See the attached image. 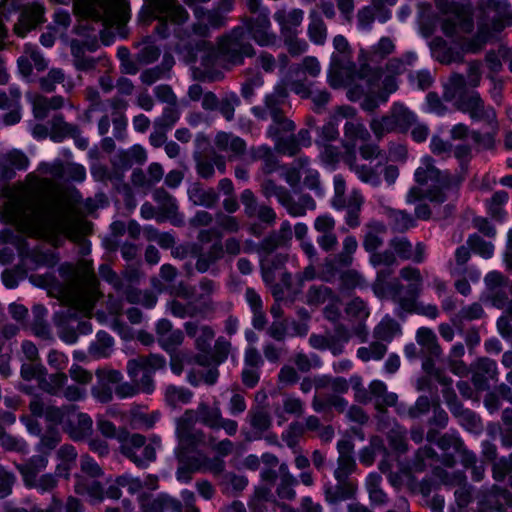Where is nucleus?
Listing matches in <instances>:
<instances>
[{"label": "nucleus", "instance_id": "20e7f679", "mask_svg": "<svg viewBox=\"0 0 512 512\" xmlns=\"http://www.w3.org/2000/svg\"><path fill=\"white\" fill-rule=\"evenodd\" d=\"M221 415L218 405L210 406L206 402H200L196 409L186 410L176 422V435L179 442L188 448H195L204 443L205 434L202 430L196 429L195 424L200 422L214 430Z\"/></svg>", "mask_w": 512, "mask_h": 512}, {"label": "nucleus", "instance_id": "052dcab7", "mask_svg": "<svg viewBox=\"0 0 512 512\" xmlns=\"http://www.w3.org/2000/svg\"><path fill=\"white\" fill-rule=\"evenodd\" d=\"M50 138L54 142H61L77 132V126L66 122L61 114H56L50 121Z\"/></svg>", "mask_w": 512, "mask_h": 512}, {"label": "nucleus", "instance_id": "c03bdc74", "mask_svg": "<svg viewBox=\"0 0 512 512\" xmlns=\"http://www.w3.org/2000/svg\"><path fill=\"white\" fill-rule=\"evenodd\" d=\"M250 161L261 160L262 171L265 174H271L277 170L279 163L272 149L267 145L253 146L249 150Z\"/></svg>", "mask_w": 512, "mask_h": 512}, {"label": "nucleus", "instance_id": "5fc2aeb1", "mask_svg": "<svg viewBox=\"0 0 512 512\" xmlns=\"http://www.w3.org/2000/svg\"><path fill=\"white\" fill-rule=\"evenodd\" d=\"M154 199L160 205L161 210L167 215V217L173 218L172 223L174 225H183V218H176L178 205L173 196L163 189H158L154 193Z\"/></svg>", "mask_w": 512, "mask_h": 512}, {"label": "nucleus", "instance_id": "3c124183", "mask_svg": "<svg viewBox=\"0 0 512 512\" xmlns=\"http://www.w3.org/2000/svg\"><path fill=\"white\" fill-rule=\"evenodd\" d=\"M32 314L31 329L33 333L43 340L52 339V332L46 321L47 309L42 305H35Z\"/></svg>", "mask_w": 512, "mask_h": 512}, {"label": "nucleus", "instance_id": "bb28decb", "mask_svg": "<svg viewBox=\"0 0 512 512\" xmlns=\"http://www.w3.org/2000/svg\"><path fill=\"white\" fill-rule=\"evenodd\" d=\"M335 481H328L324 485L325 499L328 503L335 504L353 498L357 487L351 479L335 478Z\"/></svg>", "mask_w": 512, "mask_h": 512}, {"label": "nucleus", "instance_id": "4c0bfd02", "mask_svg": "<svg viewBox=\"0 0 512 512\" xmlns=\"http://www.w3.org/2000/svg\"><path fill=\"white\" fill-rule=\"evenodd\" d=\"M221 55L219 54V47H215L204 40L199 41L193 51V61L199 63L200 68L204 71H209L218 62Z\"/></svg>", "mask_w": 512, "mask_h": 512}, {"label": "nucleus", "instance_id": "603ef678", "mask_svg": "<svg viewBox=\"0 0 512 512\" xmlns=\"http://www.w3.org/2000/svg\"><path fill=\"white\" fill-rule=\"evenodd\" d=\"M224 256V247L221 241L214 242L207 251L199 254L196 261V269L200 273L208 269Z\"/></svg>", "mask_w": 512, "mask_h": 512}, {"label": "nucleus", "instance_id": "5701e85b", "mask_svg": "<svg viewBox=\"0 0 512 512\" xmlns=\"http://www.w3.org/2000/svg\"><path fill=\"white\" fill-rule=\"evenodd\" d=\"M214 145L218 151L227 153L229 161L240 159L247 150L245 140L231 132H218L214 138Z\"/></svg>", "mask_w": 512, "mask_h": 512}, {"label": "nucleus", "instance_id": "de8ad7c7", "mask_svg": "<svg viewBox=\"0 0 512 512\" xmlns=\"http://www.w3.org/2000/svg\"><path fill=\"white\" fill-rule=\"evenodd\" d=\"M65 104L62 96L45 97L38 95L33 101V113L37 119H45L51 110H58Z\"/></svg>", "mask_w": 512, "mask_h": 512}, {"label": "nucleus", "instance_id": "72a5a7b5", "mask_svg": "<svg viewBox=\"0 0 512 512\" xmlns=\"http://www.w3.org/2000/svg\"><path fill=\"white\" fill-rule=\"evenodd\" d=\"M274 19L279 25L281 36L296 33L303 22L304 11L299 8H281L274 13Z\"/></svg>", "mask_w": 512, "mask_h": 512}, {"label": "nucleus", "instance_id": "dca6fc26", "mask_svg": "<svg viewBox=\"0 0 512 512\" xmlns=\"http://www.w3.org/2000/svg\"><path fill=\"white\" fill-rule=\"evenodd\" d=\"M418 56L413 51H407L400 56L390 57L383 67H380V76L385 74V88L388 93L396 91L395 78L404 74L410 67H413Z\"/></svg>", "mask_w": 512, "mask_h": 512}, {"label": "nucleus", "instance_id": "9d476101", "mask_svg": "<svg viewBox=\"0 0 512 512\" xmlns=\"http://www.w3.org/2000/svg\"><path fill=\"white\" fill-rule=\"evenodd\" d=\"M117 439L120 442V452L138 467H145L156 459V448L160 446V439L153 438L146 444V439L138 433L130 434L126 431L119 432Z\"/></svg>", "mask_w": 512, "mask_h": 512}, {"label": "nucleus", "instance_id": "c85d7f7f", "mask_svg": "<svg viewBox=\"0 0 512 512\" xmlns=\"http://www.w3.org/2000/svg\"><path fill=\"white\" fill-rule=\"evenodd\" d=\"M186 335L194 339L195 346L199 351L208 352L215 337L212 327L201 324L198 321H187L184 323Z\"/></svg>", "mask_w": 512, "mask_h": 512}, {"label": "nucleus", "instance_id": "37998d69", "mask_svg": "<svg viewBox=\"0 0 512 512\" xmlns=\"http://www.w3.org/2000/svg\"><path fill=\"white\" fill-rule=\"evenodd\" d=\"M78 453L76 448L71 444H64L56 451V457L59 460L55 470L59 477L68 479L71 470L76 464Z\"/></svg>", "mask_w": 512, "mask_h": 512}, {"label": "nucleus", "instance_id": "4be33fe9", "mask_svg": "<svg viewBox=\"0 0 512 512\" xmlns=\"http://www.w3.org/2000/svg\"><path fill=\"white\" fill-rule=\"evenodd\" d=\"M336 221L328 214H322L315 218L313 227L320 234L316 241L325 252L334 251L338 245V238L334 232Z\"/></svg>", "mask_w": 512, "mask_h": 512}, {"label": "nucleus", "instance_id": "aec40b11", "mask_svg": "<svg viewBox=\"0 0 512 512\" xmlns=\"http://www.w3.org/2000/svg\"><path fill=\"white\" fill-rule=\"evenodd\" d=\"M444 396L451 413L458 419L462 427L471 433L482 432L483 425L480 418L473 411L465 409L453 391L445 392Z\"/></svg>", "mask_w": 512, "mask_h": 512}, {"label": "nucleus", "instance_id": "bf43d9fd", "mask_svg": "<svg viewBox=\"0 0 512 512\" xmlns=\"http://www.w3.org/2000/svg\"><path fill=\"white\" fill-rule=\"evenodd\" d=\"M248 485V479L243 475L233 472H226L222 475L220 486L222 492L227 495L235 496L242 492Z\"/></svg>", "mask_w": 512, "mask_h": 512}, {"label": "nucleus", "instance_id": "423d86ee", "mask_svg": "<svg viewBox=\"0 0 512 512\" xmlns=\"http://www.w3.org/2000/svg\"><path fill=\"white\" fill-rule=\"evenodd\" d=\"M481 8L487 22L480 23L477 35L463 45L466 52H478L489 39L491 30L500 31L512 25V9L507 1L488 0Z\"/></svg>", "mask_w": 512, "mask_h": 512}, {"label": "nucleus", "instance_id": "864d4df0", "mask_svg": "<svg viewBox=\"0 0 512 512\" xmlns=\"http://www.w3.org/2000/svg\"><path fill=\"white\" fill-rule=\"evenodd\" d=\"M397 132H405L416 122V116L401 104H394L389 111Z\"/></svg>", "mask_w": 512, "mask_h": 512}, {"label": "nucleus", "instance_id": "6e6d98bb", "mask_svg": "<svg viewBox=\"0 0 512 512\" xmlns=\"http://www.w3.org/2000/svg\"><path fill=\"white\" fill-rule=\"evenodd\" d=\"M189 197L195 205L206 208H213L219 200V196L213 188H204L200 185H194L189 190Z\"/></svg>", "mask_w": 512, "mask_h": 512}, {"label": "nucleus", "instance_id": "7c9ffc66", "mask_svg": "<svg viewBox=\"0 0 512 512\" xmlns=\"http://www.w3.org/2000/svg\"><path fill=\"white\" fill-rule=\"evenodd\" d=\"M345 163L349 169L355 173L360 181L369 184L373 187H377L381 184V177L378 168L380 164L375 167H370L366 164H360L357 161L355 152L347 153L344 157Z\"/></svg>", "mask_w": 512, "mask_h": 512}, {"label": "nucleus", "instance_id": "680f3d73", "mask_svg": "<svg viewBox=\"0 0 512 512\" xmlns=\"http://www.w3.org/2000/svg\"><path fill=\"white\" fill-rule=\"evenodd\" d=\"M113 338L104 331H99L96 340L89 346V354L94 358H106L113 349Z\"/></svg>", "mask_w": 512, "mask_h": 512}, {"label": "nucleus", "instance_id": "2f4dec72", "mask_svg": "<svg viewBox=\"0 0 512 512\" xmlns=\"http://www.w3.org/2000/svg\"><path fill=\"white\" fill-rule=\"evenodd\" d=\"M156 335L159 345L167 352L174 350L184 340L182 330L173 329L172 323L167 319H161L157 322Z\"/></svg>", "mask_w": 512, "mask_h": 512}, {"label": "nucleus", "instance_id": "13d9d810", "mask_svg": "<svg viewBox=\"0 0 512 512\" xmlns=\"http://www.w3.org/2000/svg\"><path fill=\"white\" fill-rule=\"evenodd\" d=\"M67 381L68 379L65 373L57 372L48 375L45 370V374L42 375L40 379L39 387L52 396H60L62 388L67 384Z\"/></svg>", "mask_w": 512, "mask_h": 512}, {"label": "nucleus", "instance_id": "ea45409f", "mask_svg": "<svg viewBox=\"0 0 512 512\" xmlns=\"http://www.w3.org/2000/svg\"><path fill=\"white\" fill-rule=\"evenodd\" d=\"M370 394L372 401H374L375 408L379 412H384L387 407L395 406L397 403V394L388 392L387 386L383 381L373 380L369 384Z\"/></svg>", "mask_w": 512, "mask_h": 512}, {"label": "nucleus", "instance_id": "412c9836", "mask_svg": "<svg viewBox=\"0 0 512 512\" xmlns=\"http://www.w3.org/2000/svg\"><path fill=\"white\" fill-rule=\"evenodd\" d=\"M44 14L45 8L38 2L25 5L18 22L14 26L15 33L20 37H25L29 31L45 22Z\"/></svg>", "mask_w": 512, "mask_h": 512}, {"label": "nucleus", "instance_id": "8fccbe9b", "mask_svg": "<svg viewBox=\"0 0 512 512\" xmlns=\"http://www.w3.org/2000/svg\"><path fill=\"white\" fill-rule=\"evenodd\" d=\"M338 301V295L328 286L312 285L306 292V303L310 306H320Z\"/></svg>", "mask_w": 512, "mask_h": 512}, {"label": "nucleus", "instance_id": "ddd939ff", "mask_svg": "<svg viewBox=\"0 0 512 512\" xmlns=\"http://www.w3.org/2000/svg\"><path fill=\"white\" fill-rule=\"evenodd\" d=\"M145 2L151 8L152 13L157 14L159 24L156 27V32L162 38L169 35L168 21L181 25L189 18L188 12L177 0H145Z\"/></svg>", "mask_w": 512, "mask_h": 512}, {"label": "nucleus", "instance_id": "f704fd0d", "mask_svg": "<svg viewBox=\"0 0 512 512\" xmlns=\"http://www.w3.org/2000/svg\"><path fill=\"white\" fill-rule=\"evenodd\" d=\"M29 164L27 156L18 150H12L0 156V175L12 179L16 170H26Z\"/></svg>", "mask_w": 512, "mask_h": 512}, {"label": "nucleus", "instance_id": "a19ab883", "mask_svg": "<svg viewBox=\"0 0 512 512\" xmlns=\"http://www.w3.org/2000/svg\"><path fill=\"white\" fill-rule=\"evenodd\" d=\"M307 35L309 40L315 45L323 46L326 43L328 27L318 10L312 9L309 12Z\"/></svg>", "mask_w": 512, "mask_h": 512}, {"label": "nucleus", "instance_id": "9b49d317", "mask_svg": "<svg viewBox=\"0 0 512 512\" xmlns=\"http://www.w3.org/2000/svg\"><path fill=\"white\" fill-rule=\"evenodd\" d=\"M218 46L221 58L232 65L242 64L245 57H252L255 53L252 44L244 38L243 27L234 28L229 35L222 37Z\"/></svg>", "mask_w": 512, "mask_h": 512}, {"label": "nucleus", "instance_id": "6ab92c4d", "mask_svg": "<svg viewBox=\"0 0 512 512\" xmlns=\"http://www.w3.org/2000/svg\"><path fill=\"white\" fill-rule=\"evenodd\" d=\"M240 201L244 206V213L248 218H257L267 226H273L277 215L274 209L266 204H259L256 196L250 189H245L240 195Z\"/></svg>", "mask_w": 512, "mask_h": 512}, {"label": "nucleus", "instance_id": "69168bd1", "mask_svg": "<svg viewBox=\"0 0 512 512\" xmlns=\"http://www.w3.org/2000/svg\"><path fill=\"white\" fill-rule=\"evenodd\" d=\"M387 353V346L386 344L380 342L376 339V341H373L370 343L369 346H363L358 348L357 350V357L363 361H379L383 359V357Z\"/></svg>", "mask_w": 512, "mask_h": 512}, {"label": "nucleus", "instance_id": "774afa93", "mask_svg": "<svg viewBox=\"0 0 512 512\" xmlns=\"http://www.w3.org/2000/svg\"><path fill=\"white\" fill-rule=\"evenodd\" d=\"M193 393L185 387L168 385L165 390V401L171 407L187 404L192 400Z\"/></svg>", "mask_w": 512, "mask_h": 512}, {"label": "nucleus", "instance_id": "6e6552de", "mask_svg": "<svg viewBox=\"0 0 512 512\" xmlns=\"http://www.w3.org/2000/svg\"><path fill=\"white\" fill-rule=\"evenodd\" d=\"M396 52L395 40L388 36L381 37L370 49H360L358 54L359 79L366 80L368 91H372L380 80V67L371 64H380L389 59Z\"/></svg>", "mask_w": 512, "mask_h": 512}, {"label": "nucleus", "instance_id": "4468645a", "mask_svg": "<svg viewBox=\"0 0 512 512\" xmlns=\"http://www.w3.org/2000/svg\"><path fill=\"white\" fill-rule=\"evenodd\" d=\"M87 284L88 290H78L72 299V306L67 308L66 312H57L55 314L54 322L56 326L63 325L62 317L73 318L77 316V313L88 315L92 312L99 297L97 279L94 274L88 276Z\"/></svg>", "mask_w": 512, "mask_h": 512}, {"label": "nucleus", "instance_id": "09e8293b", "mask_svg": "<svg viewBox=\"0 0 512 512\" xmlns=\"http://www.w3.org/2000/svg\"><path fill=\"white\" fill-rule=\"evenodd\" d=\"M467 87H469L468 80L462 74L453 73L444 86L443 97L446 101L454 102L460 96L471 91Z\"/></svg>", "mask_w": 512, "mask_h": 512}, {"label": "nucleus", "instance_id": "a18cd8bd", "mask_svg": "<svg viewBox=\"0 0 512 512\" xmlns=\"http://www.w3.org/2000/svg\"><path fill=\"white\" fill-rule=\"evenodd\" d=\"M416 341L422 347L423 352L431 358H439L442 350L434 331L427 327H421L416 332Z\"/></svg>", "mask_w": 512, "mask_h": 512}, {"label": "nucleus", "instance_id": "a878e982", "mask_svg": "<svg viewBox=\"0 0 512 512\" xmlns=\"http://www.w3.org/2000/svg\"><path fill=\"white\" fill-rule=\"evenodd\" d=\"M498 374L496 361L487 357H481L474 364L472 381L477 389L487 390L489 388V381H497Z\"/></svg>", "mask_w": 512, "mask_h": 512}, {"label": "nucleus", "instance_id": "c756f323", "mask_svg": "<svg viewBox=\"0 0 512 512\" xmlns=\"http://www.w3.org/2000/svg\"><path fill=\"white\" fill-rule=\"evenodd\" d=\"M389 246L393 249L394 254L403 260L422 263L425 259L426 247L421 242H418L415 248H413L406 237H395L390 241Z\"/></svg>", "mask_w": 512, "mask_h": 512}, {"label": "nucleus", "instance_id": "58836bf2", "mask_svg": "<svg viewBox=\"0 0 512 512\" xmlns=\"http://www.w3.org/2000/svg\"><path fill=\"white\" fill-rule=\"evenodd\" d=\"M182 509L180 500L165 493L158 494L141 505V512H182Z\"/></svg>", "mask_w": 512, "mask_h": 512}, {"label": "nucleus", "instance_id": "f3484780", "mask_svg": "<svg viewBox=\"0 0 512 512\" xmlns=\"http://www.w3.org/2000/svg\"><path fill=\"white\" fill-rule=\"evenodd\" d=\"M435 2L443 13L454 12V16L445 19L443 23V31L446 35L453 36L458 31L468 33L473 29V20L468 12L459 10L458 7L450 4L447 0H435Z\"/></svg>", "mask_w": 512, "mask_h": 512}, {"label": "nucleus", "instance_id": "473e14b6", "mask_svg": "<svg viewBox=\"0 0 512 512\" xmlns=\"http://www.w3.org/2000/svg\"><path fill=\"white\" fill-rule=\"evenodd\" d=\"M344 137L346 142V154L355 152V145L357 141L367 142L370 139V133L363 124V122L356 118V114L351 118H345Z\"/></svg>", "mask_w": 512, "mask_h": 512}, {"label": "nucleus", "instance_id": "cd10ccee", "mask_svg": "<svg viewBox=\"0 0 512 512\" xmlns=\"http://www.w3.org/2000/svg\"><path fill=\"white\" fill-rule=\"evenodd\" d=\"M166 366V360L159 354H150L148 356H139L134 359H130L127 362V374L128 376L136 380L140 370L149 371L151 374L158 370L164 369Z\"/></svg>", "mask_w": 512, "mask_h": 512}, {"label": "nucleus", "instance_id": "f8f14e48", "mask_svg": "<svg viewBox=\"0 0 512 512\" xmlns=\"http://www.w3.org/2000/svg\"><path fill=\"white\" fill-rule=\"evenodd\" d=\"M80 467L82 473L86 474L92 479H88L83 475H76L74 490L79 495H88L95 501L103 499V488L96 480L103 475V470L99 464L89 455H83L80 459Z\"/></svg>", "mask_w": 512, "mask_h": 512}, {"label": "nucleus", "instance_id": "f257e3e1", "mask_svg": "<svg viewBox=\"0 0 512 512\" xmlns=\"http://www.w3.org/2000/svg\"><path fill=\"white\" fill-rule=\"evenodd\" d=\"M1 218L16 228L0 231V242L14 245L23 253V235L37 238H51L63 230L65 212L62 205L53 200L12 201L5 205Z\"/></svg>", "mask_w": 512, "mask_h": 512}, {"label": "nucleus", "instance_id": "7ed1b4c3", "mask_svg": "<svg viewBox=\"0 0 512 512\" xmlns=\"http://www.w3.org/2000/svg\"><path fill=\"white\" fill-rule=\"evenodd\" d=\"M75 12L83 18V22L76 28V33L88 29V21H94L98 32L107 26L124 25L130 17V8L127 0H76Z\"/></svg>", "mask_w": 512, "mask_h": 512}, {"label": "nucleus", "instance_id": "e2e57ef3", "mask_svg": "<svg viewBox=\"0 0 512 512\" xmlns=\"http://www.w3.org/2000/svg\"><path fill=\"white\" fill-rule=\"evenodd\" d=\"M248 420L254 430L255 439H260L262 434L271 426V417L269 413L261 408L249 411Z\"/></svg>", "mask_w": 512, "mask_h": 512}, {"label": "nucleus", "instance_id": "393cba45", "mask_svg": "<svg viewBox=\"0 0 512 512\" xmlns=\"http://www.w3.org/2000/svg\"><path fill=\"white\" fill-rule=\"evenodd\" d=\"M29 408L31 413L34 416L41 417L44 416L45 419L52 424H60L65 423L64 418L67 415L73 413L76 409L75 405H66L62 407L56 406H46L43 401L38 398H34L31 400L29 404Z\"/></svg>", "mask_w": 512, "mask_h": 512}, {"label": "nucleus", "instance_id": "79ce46f5", "mask_svg": "<svg viewBox=\"0 0 512 512\" xmlns=\"http://www.w3.org/2000/svg\"><path fill=\"white\" fill-rule=\"evenodd\" d=\"M356 114L355 108L351 106H340L330 120L321 128V136L324 140L333 141L339 136L338 124L343 118H351Z\"/></svg>", "mask_w": 512, "mask_h": 512}, {"label": "nucleus", "instance_id": "338daca9", "mask_svg": "<svg viewBox=\"0 0 512 512\" xmlns=\"http://www.w3.org/2000/svg\"><path fill=\"white\" fill-rule=\"evenodd\" d=\"M309 160L305 157L297 158L291 166L283 167L282 176L284 180L291 186L296 187L300 180L301 175L303 174L304 168L308 166Z\"/></svg>", "mask_w": 512, "mask_h": 512}, {"label": "nucleus", "instance_id": "e433bc0d", "mask_svg": "<svg viewBox=\"0 0 512 512\" xmlns=\"http://www.w3.org/2000/svg\"><path fill=\"white\" fill-rule=\"evenodd\" d=\"M146 159L145 149L140 145H134L127 150L118 151L112 159V164L119 170H128L134 164L144 163Z\"/></svg>", "mask_w": 512, "mask_h": 512}, {"label": "nucleus", "instance_id": "b1692460", "mask_svg": "<svg viewBox=\"0 0 512 512\" xmlns=\"http://www.w3.org/2000/svg\"><path fill=\"white\" fill-rule=\"evenodd\" d=\"M98 47L97 35H93L92 41L81 42L79 40H72L70 43L71 55L73 57V64L79 71L89 72L95 69L96 60L93 57L86 56L85 50L95 51Z\"/></svg>", "mask_w": 512, "mask_h": 512}, {"label": "nucleus", "instance_id": "0e129e2a", "mask_svg": "<svg viewBox=\"0 0 512 512\" xmlns=\"http://www.w3.org/2000/svg\"><path fill=\"white\" fill-rule=\"evenodd\" d=\"M382 477L376 473H371L366 479V489L370 501L375 505H383L387 501V495L381 488Z\"/></svg>", "mask_w": 512, "mask_h": 512}, {"label": "nucleus", "instance_id": "39448f33", "mask_svg": "<svg viewBox=\"0 0 512 512\" xmlns=\"http://www.w3.org/2000/svg\"><path fill=\"white\" fill-rule=\"evenodd\" d=\"M287 96V89L278 85L273 92L266 95L263 106H255L251 110L253 115L260 120L271 118L272 122L266 130V136L272 140L278 139L286 133H293L296 128L295 123L282 110Z\"/></svg>", "mask_w": 512, "mask_h": 512}, {"label": "nucleus", "instance_id": "a211bd4d", "mask_svg": "<svg viewBox=\"0 0 512 512\" xmlns=\"http://www.w3.org/2000/svg\"><path fill=\"white\" fill-rule=\"evenodd\" d=\"M359 68L352 60V51L348 53H332L330 68H329V82L333 87L339 86L344 79H353L355 76L359 78Z\"/></svg>", "mask_w": 512, "mask_h": 512}, {"label": "nucleus", "instance_id": "49530a36", "mask_svg": "<svg viewBox=\"0 0 512 512\" xmlns=\"http://www.w3.org/2000/svg\"><path fill=\"white\" fill-rule=\"evenodd\" d=\"M48 465V457L39 454L32 456L26 463L18 464L17 469L23 477L25 484L35 480L38 474L45 470Z\"/></svg>", "mask_w": 512, "mask_h": 512}, {"label": "nucleus", "instance_id": "2eb2a0df", "mask_svg": "<svg viewBox=\"0 0 512 512\" xmlns=\"http://www.w3.org/2000/svg\"><path fill=\"white\" fill-rule=\"evenodd\" d=\"M453 104L457 110L468 113L472 120L485 121L488 124L496 121L495 110L491 106H486L475 90L460 96Z\"/></svg>", "mask_w": 512, "mask_h": 512}, {"label": "nucleus", "instance_id": "f03ea898", "mask_svg": "<svg viewBox=\"0 0 512 512\" xmlns=\"http://www.w3.org/2000/svg\"><path fill=\"white\" fill-rule=\"evenodd\" d=\"M417 185L412 186L406 196L408 203H415L424 199L433 204L440 205L458 197L462 178L441 171L435 166L432 157L424 156L414 173Z\"/></svg>", "mask_w": 512, "mask_h": 512}, {"label": "nucleus", "instance_id": "c9c22d12", "mask_svg": "<svg viewBox=\"0 0 512 512\" xmlns=\"http://www.w3.org/2000/svg\"><path fill=\"white\" fill-rule=\"evenodd\" d=\"M63 428L73 440H80L88 436L92 431V419L88 414L77 413L68 415Z\"/></svg>", "mask_w": 512, "mask_h": 512}, {"label": "nucleus", "instance_id": "0eeeda50", "mask_svg": "<svg viewBox=\"0 0 512 512\" xmlns=\"http://www.w3.org/2000/svg\"><path fill=\"white\" fill-rule=\"evenodd\" d=\"M247 14L242 17L243 27L250 37L262 47L272 46L277 34L272 28L270 10L262 0H244Z\"/></svg>", "mask_w": 512, "mask_h": 512}, {"label": "nucleus", "instance_id": "4d7b16f0", "mask_svg": "<svg viewBox=\"0 0 512 512\" xmlns=\"http://www.w3.org/2000/svg\"><path fill=\"white\" fill-rule=\"evenodd\" d=\"M401 332L400 325L390 316H385L374 328L373 337L380 342H391Z\"/></svg>", "mask_w": 512, "mask_h": 512}, {"label": "nucleus", "instance_id": "1a4fd4ad", "mask_svg": "<svg viewBox=\"0 0 512 512\" xmlns=\"http://www.w3.org/2000/svg\"><path fill=\"white\" fill-rule=\"evenodd\" d=\"M400 276L405 281L411 282L406 290L404 286L395 279L387 284V296L395 302L401 310H412L415 307V299L422 292V276L420 270L411 266L400 270Z\"/></svg>", "mask_w": 512, "mask_h": 512}]
</instances>
